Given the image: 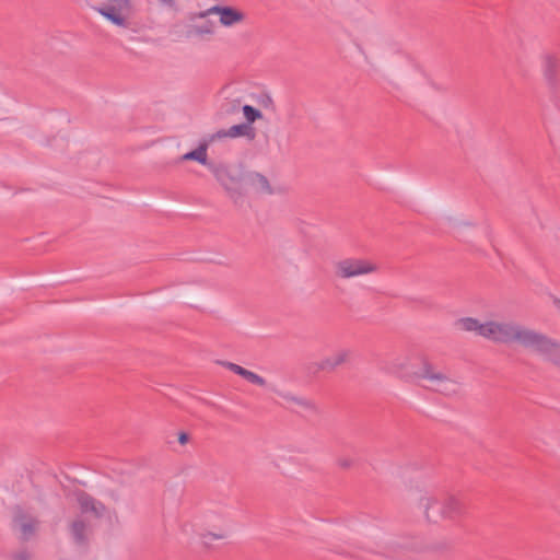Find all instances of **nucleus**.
Segmentation results:
<instances>
[{"label":"nucleus","instance_id":"obj_1","mask_svg":"<svg viewBox=\"0 0 560 560\" xmlns=\"http://www.w3.org/2000/svg\"><path fill=\"white\" fill-rule=\"evenodd\" d=\"M396 368L400 376L418 381L427 388L443 395L453 396L460 392V383L436 366L427 357H418L411 369L405 368L404 363H397Z\"/></svg>","mask_w":560,"mask_h":560},{"label":"nucleus","instance_id":"obj_2","mask_svg":"<svg viewBox=\"0 0 560 560\" xmlns=\"http://www.w3.org/2000/svg\"><path fill=\"white\" fill-rule=\"evenodd\" d=\"M419 504L425 518L431 523L455 520L465 511L462 500L455 495H446L442 499L423 497Z\"/></svg>","mask_w":560,"mask_h":560},{"label":"nucleus","instance_id":"obj_3","mask_svg":"<svg viewBox=\"0 0 560 560\" xmlns=\"http://www.w3.org/2000/svg\"><path fill=\"white\" fill-rule=\"evenodd\" d=\"M96 12L112 25L119 28H129L133 7L131 0H104L96 8Z\"/></svg>","mask_w":560,"mask_h":560},{"label":"nucleus","instance_id":"obj_4","mask_svg":"<svg viewBox=\"0 0 560 560\" xmlns=\"http://www.w3.org/2000/svg\"><path fill=\"white\" fill-rule=\"evenodd\" d=\"M524 328L510 320L490 318L485 320L482 338L494 342L520 343Z\"/></svg>","mask_w":560,"mask_h":560},{"label":"nucleus","instance_id":"obj_5","mask_svg":"<svg viewBox=\"0 0 560 560\" xmlns=\"http://www.w3.org/2000/svg\"><path fill=\"white\" fill-rule=\"evenodd\" d=\"M212 15L218 19V23L223 28H236L247 22V13L244 9L236 5L215 4L200 13V18Z\"/></svg>","mask_w":560,"mask_h":560},{"label":"nucleus","instance_id":"obj_6","mask_svg":"<svg viewBox=\"0 0 560 560\" xmlns=\"http://www.w3.org/2000/svg\"><path fill=\"white\" fill-rule=\"evenodd\" d=\"M335 275L341 279H350L377 272L378 265L368 258L348 257L335 264Z\"/></svg>","mask_w":560,"mask_h":560},{"label":"nucleus","instance_id":"obj_7","mask_svg":"<svg viewBox=\"0 0 560 560\" xmlns=\"http://www.w3.org/2000/svg\"><path fill=\"white\" fill-rule=\"evenodd\" d=\"M520 345L549 359H555L560 353V345L557 341L529 328H524Z\"/></svg>","mask_w":560,"mask_h":560},{"label":"nucleus","instance_id":"obj_8","mask_svg":"<svg viewBox=\"0 0 560 560\" xmlns=\"http://www.w3.org/2000/svg\"><path fill=\"white\" fill-rule=\"evenodd\" d=\"M247 171L241 165H221L214 170V176L218 182L226 189L233 192L244 191L245 177Z\"/></svg>","mask_w":560,"mask_h":560},{"label":"nucleus","instance_id":"obj_9","mask_svg":"<svg viewBox=\"0 0 560 560\" xmlns=\"http://www.w3.org/2000/svg\"><path fill=\"white\" fill-rule=\"evenodd\" d=\"M244 191L271 196L280 194L282 189L279 185L271 182L267 176L258 172H247L245 177Z\"/></svg>","mask_w":560,"mask_h":560},{"label":"nucleus","instance_id":"obj_10","mask_svg":"<svg viewBox=\"0 0 560 560\" xmlns=\"http://www.w3.org/2000/svg\"><path fill=\"white\" fill-rule=\"evenodd\" d=\"M255 130L252 126L247 124H238L231 126L228 129H220L214 133L209 136V142H218L224 139H236V138H247L254 139Z\"/></svg>","mask_w":560,"mask_h":560},{"label":"nucleus","instance_id":"obj_11","mask_svg":"<svg viewBox=\"0 0 560 560\" xmlns=\"http://www.w3.org/2000/svg\"><path fill=\"white\" fill-rule=\"evenodd\" d=\"M560 70V59L552 54H546L541 58V73L549 85L557 82Z\"/></svg>","mask_w":560,"mask_h":560},{"label":"nucleus","instance_id":"obj_12","mask_svg":"<svg viewBox=\"0 0 560 560\" xmlns=\"http://www.w3.org/2000/svg\"><path fill=\"white\" fill-rule=\"evenodd\" d=\"M352 357V351L350 349H339L325 358L320 362L322 370H334L342 364H346L350 361Z\"/></svg>","mask_w":560,"mask_h":560},{"label":"nucleus","instance_id":"obj_13","mask_svg":"<svg viewBox=\"0 0 560 560\" xmlns=\"http://www.w3.org/2000/svg\"><path fill=\"white\" fill-rule=\"evenodd\" d=\"M483 324L485 320H480L475 317L466 316L458 318L455 322V327L465 332H474L479 337H483Z\"/></svg>","mask_w":560,"mask_h":560},{"label":"nucleus","instance_id":"obj_14","mask_svg":"<svg viewBox=\"0 0 560 560\" xmlns=\"http://www.w3.org/2000/svg\"><path fill=\"white\" fill-rule=\"evenodd\" d=\"M78 501L83 513H90L94 516H102L106 512V509L102 503L95 501L93 498L85 493L79 494Z\"/></svg>","mask_w":560,"mask_h":560},{"label":"nucleus","instance_id":"obj_15","mask_svg":"<svg viewBox=\"0 0 560 560\" xmlns=\"http://www.w3.org/2000/svg\"><path fill=\"white\" fill-rule=\"evenodd\" d=\"M224 365L230 371L234 372L235 374L240 375L241 377H243L244 380H246L247 382H249L254 385H257L259 387H266V385H267V382L264 377L259 376L258 374H256L249 370L242 368L241 365H237V364H234L231 362L224 363Z\"/></svg>","mask_w":560,"mask_h":560},{"label":"nucleus","instance_id":"obj_16","mask_svg":"<svg viewBox=\"0 0 560 560\" xmlns=\"http://www.w3.org/2000/svg\"><path fill=\"white\" fill-rule=\"evenodd\" d=\"M212 142H209V137L203 140L198 148L182 155L180 161H196L201 165L208 164V147Z\"/></svg>","mask_w":560,"mask_h":560},{"label":"nucleus","instance_id":"obj_17","mask_svg":"<svg viewBox=\"0 0 560 560\" xmlns=\"http://www.w3.org/2000/svg\"><path fill=\"white\" fill-rule=\"evenodd\" d=\"M228 537V532L224 529L205 530L200 534L201 544L210 546L214 541L223 540Z\"/></svg>","mask_w":560,"mask_h":560},{"label":"nucleus","instance_id":"obj_18","mask_svg":"<svg viewBox=\"0 0 560 560\" xmlns=\"http://www.w3.org/2000/svg\"><path fill=\"white\" fill-rule=\"evenodd\" d=\"M243 116L245 120L247 121V125L250 126V124L255 122L258 119L262 118V114L260 110L254 108L250 105H244L243 108Z\"/></svg>","mask_w":560,"mask_h":560},{"label":"nucleus","instance_id":"obj_19","mask_svg":"<svg viewBox=\"0 0 560 560\" xmlns=\"http://www.w3.org/2000/svg\"><path fill=\"white\" fill-rule=\"evenodd\" d=\"M16 525L24 536L32 534L36 528V523L34 521L20 520L18 523L15 522V526Z\"/></svg>","mask_w":560,"mask_h":560},{"label":"nucleus","instance_id":"obj_20","mask_svg":"<svg viewBox=\"0 0 560 560\" xmlns=\"http://www.w3.org/2000/svg\"><path fill=\"white\" fill-rule=\"evenodd\" d=\"M194 31L197 35H211L214 32L210 22L194 25Z\"/></svg>","mask_w":560,"mask_h":560},{"label":"nucleus","instance_id":"obj_21","mask_svg":"<svg viewBox=\"0 0 560 560\" xmlns=\"http://www.w3.org/2000/svg\"><path fill=\"white\" fill-rule=\"evenodd\" d=\"M71 530L75 539H81L83 537L84 525L82 523H74Z\"/></svg>","mask_w":560,"mask_h":560},{"label":"nucleus","instance_id":"obj_22","mask_svg":"<svg viewBox=\"0 0 560 560\" xmlns=\"http://www.w3.org/2000/svg\"><path fill=\"white\" fill-rule=\"evenodd\" d=\"M178 442L184 445L188 442V435L185 432L178 434Z\"/></svg>","mask_w":560,"mask_h":560},{"label":"nucleus","instance_id":"obj_23","mask_svg":"<svg viewBox=\"0 0 560 560\" xmlns=\"http://www.w3.org/2000/svg\"><path fill=\"white\" fill-rule=\"evenodd\" d=\"M192 527H194V525H192V524H185V525H183L182 530H183V533H184L186 536H189V530H188V529H189V528H191V529H192Z\"/></svg>","mask_w":560,"mask_h":560},{"label":"nucleus","instance_id":"obj_24","mask_svg":"<svg viewBox=\"0 0 560 560\" xmlns=\"http://www.w3.org/2000/svg\"><path fill=\"white\" fill-rule=\"evenodd\" d=\"M284 397H285V399H288L290 401L299 402V399L292 395H287Z\"/></svg>","mask_w":560,"mask_h":560},{"label":"nucleus","instance_id":"obj_25","mask_svg":"<svg viewBox=\"0 0 560 560\" xmlns=\"http://www.w3.org/2000/svg\"><path fill=\"white\" fill-rule=\"evenodd\" d=\"M339 465L341 467H348L349 466V462L348 460H339Z\"/></svg>","mask_w":560,"mask_h":560},{"label":"nucleus","instance_id":"obj_26","mask_svg":"<svg viewBox=\"0 0 560 560\" xmlns=\"http://www.w3.org/2000/svg\"><path fill=\"white\" fill-rule=\"evenodd\" d=\"M163 3L171 4L172 0H161Z\"/></svg>","mask_w":560,"mask_h":560}]
</instances>
